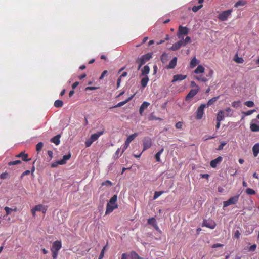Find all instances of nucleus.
<instances>
[{
  "mask_svg": "<svg viewBox=\"0 0 259 259\" xmlns=\"http://www.w3.org/2000/svg\"><path fill=\"white\" fill-rule=\"evenodd\" d=\"M232 12V10L224 11L218 15V18L221 21H226L227 20L229 16L231 15Z\"/></svg>",
  "mask_w": 259,
  "mask_h": 259,
  "instance_id": "nucleus-5",
  "label": "nucleus"
},
{
  "mask_svg": "<svg viewBox=\"0 0 259 259\" xmlns=\"http://www.w3.org/2000/svg\"><path fill=\"white\" fill-rule=\"evenodd\" d=\"M51 251L52 252V257H53L54 259L56 258L57 257L58 252L54 251Z\"/></svg>",
  "mask_w": 259,
  "mask_h": 259,
  "instance_id": "nucleus-58",
  "label": "nucleus"
},
{
  "mask_svg": "<svg viewBox=\"0 0 259 259\" xmlns=\"http://www.w3.org/2000/svg\"><path fill=\"white\" fill-rule=\"evenodd\" d=\"M107 247V245H105L103 248V249H102L101 251V253H100V254L99 255V258L98 259H102L104 256V253H105V251L106 250V248Z\"/></svg>",
  "mask_w": 259,
  "mask_h": 259,
  "instance_id": "nucleus-42",
  "label": "nucleus"
},
{
  "mask_svg": "<svg viewBox=\"0 0 259 259\" xmlns=\"http://www.w3.org/2000/svg\"><path fill=\"white\" fill-rule=\"evenodd\" d=\"M240 104H241V102L239 100L235 101L233 102L231 104L232 106L234 108H236L239 107L240 106Z\"/></svg>",
  "mask_w": 259,
  "mask_h": 259,
  "instance_id": "nucleus-39",
  "label": "nucleus"
},
{
  "mask_svg": "<svg viewBox=\"0 0 259 259\" xmlns=\"http://www.w3.org/2000/svg\"><path fill=\"white\" fill-rule=\"evenodd\" d=\"M149 81V77L148 76H145L143 77L141 81V84L143 88H145L148 83V82Z\"/></svg>",
  "mask_w": 259,
  "mask_h": 259,
  "instance_id": "nucleus-27",
  "label": "nucleus"
},
{
  "mask_svg": "<svg viewBox=\"0 0 259 259\" xmlns=\"http://www.w3.org/2000/svg\"><path fill=\"white\" fill-rule=\"evenodd\" d=\"M163 193H164V191H156V192H155L154 196H153V199H157Z\"/></svg>",
  "mask_w": 259,
  "mask_h": 259,
  "instance_id": "nucleus-40",
  "label": "nucleus"
},
{
  "mask_svg": "<svg viewBox=\"0 0 259 259\" xmlns=\"http://www.w3.org/2000/svg\"><path fill=\"white\" fill-rule=\"evenodd\" d=\"M199 87L196 86V89H191L185 97V100L188 101L194 97L198 92Z\"/></svg>",
  "mask_w": 259,
  "mask_h": 259,
  "instance_id": "nucleus-7",
  "label": "nucleus"
},
{
  "mask_svg": "<svg viewBox=\"0 0 259 259\" xmlns=\"http://www.w3.org/2000/svg\"><path fill=\"white\" fill-rule=\"evenodd\" d=\"M147 222L149 224L151 225L157 231H160V229L157 225L156 219L152 217L149 218L147 220Z\"/></svg>",
  "mask_w": 259,
  "mask_h": 259,
  "instance_id": "nucleus-13",
  "label": "nucleus"
},
{
  "mask_svg": "<svg viewBox=\"0 0 259 259\" xmlns=\"http://www.w3.org/2000/svg\"><path fill=\"white\" fill-rule=\"evenodd\" d=\"M152 55L153 53L152 52L148 53L136 59V63L138 64V70L140 69L143 65L152 58Z\"/></svg>",
  "mask_w": 259,
  "mask_h": 259,
  "instance_id": "nucleus-2",
  "label": "nucleus"
},
{
  "mask_svg": "<svg viewBox=\"0 0 259 259\" xmlns=\"http://www.w3.org/2000/svg\"><path fill=\"white\" fill-rule=\"evenodd\" d=\"M48 209L47 206L42 204H38L34 207V210L36 211H41L44 214L46 213Z\"/></svg>",
  "mask_w": 259,
  "mask_h": 259,
  "instance_id": "nucleus-14",
  "label": "nucleus"
},
{
  "mask_svg": "<svg viewBox=\"0 0 259 259\" xmlns=\"http://www.w3.org/2000/svg\"><path fill=\"white\" fill-rule=\"evenodd\" d=\"M213 73V71L212 69H210L209 71V73L206 75V76L209 78H211L212 76V74Z\"/></svg>",
  "mask_w": 259,
  "mask_h": 259,
  "instance_id": "nucleus-60",
  "label": "nucleus"
},
{
  "mask_svg": "<svg viewBox=\"0 0 259 259\" xmlns=\"http://www.w3.org/2000/svg\"><path fill=\"white\" fill-rule=\"evenodd\" d=\"M195 78L198 81H200L202 82H206L208 80L206 77L204 76L203 75H202L195 76Z\"/></svg>",
  "mask_w": 259,
  "mask_h": 259,
  "instance_id": "nucleus-33",
  "label": "nucleus"
},
{
  "mask_svg": "<svg viewBox=\"0 0 259 259\" xmlns=\"http://www.w3.org/2000/svg\"><path fill=\"white\" fill-rule=\"evenodd\" d=\"M224 118V112L223 110H219L217 113V121H221Z\"/></svg>",
  "mask_w": 259,
  "mask_h": 259,
  "instance_id": "nucleus-21",
  "label": "nucleus"
},
{
  "mask_svg": "<svg viewBox=\"0 0 259 259\" xmlns=\"http://www.w3.org/2000/svg\"><path fill=\"white\" fill-rule=\"evenodd\" d=\"M182 46H183V39H181L180 40L173 44L170 49L172 51H176L179 50Z\"/></svg>",
  "mask_w": 259,
  "mask_h": 259,
  "instance_id": "nucleus-12",
  "label": "nucleus"
},
{
  "mask_svg": "<svg viewBox=\"0 0 259 259\" xmlns=\"http://www.w3.org/2000/svg\"><path fill=\"white\" fill-rule=\"evenodd\" d=\"M30 173V171L29 170H27L25 171L24 172L22 173V174L21 175V178H22L23 177H24L25 175H29Z\"/></svg>",
  "mask_w": 259,
  "mask_h": 259,
  "instance_id": "nucleus-63",
  "label": "nucleus"
},
{
  "mask_svg": "<svg viewBox=\"0 0 259 259\" xmlns=\"http://www.w3.org/2000/svg\"><path fill=\"white\" fill-rule=\"evenodd\" d=\"M189 30L187 27H184L181 25L179 26L178 31L177 32V36L179 39L184 38V35H186L188 34Z\"/></svg>",
  "mask_w": 259,
  "mask_h": 259,
  "instance_id": "nucleus-3",
  "label": "nucleus"
},
{
  "mask_svg": "<svg viewBox=\"0 0 259 259\" xmlns=\"http://www.w3.org/2000/svg\"><path fill=\"white\" fill-rule=\"evenodd\" d=\"M141 71L142 75L146 76L150 72V68L148 65H145L144 66Z\"/></svg>",
  "mask_w": 259,
  "mask_h": 259,
  "instance_id": "nucleus-25",
  "label": "nucleus"
},
{
  "mask_svg": "<svg viewBox=\"0 0 259 259\" xmlns=\"http://www.w3.org/2000/svg\"><path fill=\"white\" fill-rule=\"evenodd\" d=\"M71 157V154L69 153L67 155H64L63 159L60 160V165H63L66 164V161L69 160Z\"/></svg>",
  "mask_w": 259,
  "mask_h": 259,
  "instance_id": "nucleus-23",
  "label": "nucleus"
},
{
  "mask_svg": "<svg viewBox=\"0 0 259 259\" xmlns=\"http://www.w3.org/2000/svg\"><path fill=\"white\" fill-rule=\"evenodd\" d=\"M199 61H198L196 58L194 57L190 62V67L191 68H194L198 64H199Z\"/></svg>",
  "mask_w": 259,
  "mask_h": 259,
  "instance_id": "nucleus-26",
  "label": "nucleus"
},
{
  "mask_svg": "<svg viewBox=\"0 0 259 259\" xmlns=\"http://www.w3.org/2000/svg\"><path fill=\"white\" fill-rule=\"evenodd\" d=\"M47 153L50 158V159H51L53 158V152L51 150H48Z\"/></svg>",
  "mask_w": 259,
  "mask_h": 259,
  "instance_id": "nucleus-64",
  "label": "nucleus"
},
{
  "mask_svg": "<svg viewBox=\"0 0 259 259\" xmlns=\"http://www.w3.org/2000/svg\"><path fill=\"white\" fill-rule=\"evenodd\" d=\"M107 73V70H104V71L102 72V73L101 75L100 76V79H103V78H104V77L105 76V75Z\"/></svg>",
  "mask_w": 259,
  "mask_h": 259,
  "instance_id": "nucleus-62",
  "label": "nucleus"
},
{
  "mask_svg": "<svg viewBox=\"0 0 259 259\" xmlns=\"http://www.w3.org/2000/svg\"><path fill=\"white\" fill-rule=\"evenodd\" d=\"M93 142L90 139L87 140L85 142V146L87 147H90Z\"/></svg>",
  "mask_w": 259,
  "mask_h": 259,
  "instance_id": "nucleus-52",
  "label": "nucleus"
},
{
  "mask_svg": "<svg viewBox=\"0 0 259 259\" xmlns=\"http://www.w3.org/2000/svg\"><path fill=\"white\" fill-rule=\"evenodd\" d=\"M187 77L186 75H182V74H177L173 76V80H172V82L177 81H181L185 79Z\"/></svg>",
  "mask_w": 259,
  "mask_h": 259,
  "instance_id": "nucleus-17",
  "label": "nucleus"
},
{
  "mask_svg": "<svg viewBox=\"0 0 259 259\" xmlns=\"http://www.w3.org/2000/svg\"><path fill=\"white\" fill-rule=\"evenodd\" d=\"M135 96V94H133L131 97H130L128 99H127L126 100L124 101H121L119 102L116 106H115L114 107H119L123 106L124 104L127 103L128 102H129L130 100H131L134 96Z\"/></svg>",
  "mask_w": 259,
  "mask_h": 259,
  "instance_id": "nucleus-20",
  "label": "nucleus"
},
{
  "mask_svg": "<svg viewBox=\"0 0 259 259\" xmlns=\"http://www.w3.org/2000/svg\"><path fill=\"white\" fill-rule=\"evenodd\" d=\"M21 163V161L20 160H15V161H12L9 162L8 163V165L12 166V165H16L18 164H20Z\"/></svg>",
  "mask_w": 259,
  "mask_h": 259,
  "instance_id": "nucleus-44",
  "label": "nucleus"
},
{
  "mask_svg": "<svg viewBox=\"0 0 259 259\" xmlns=\"http://www.w3.org/2000/svg\"><path fill=\"white\" fill-rule=\"evenodd\" d=\"M130 143H127L126 141L125 142L124 145L122 148V153L124 152V151L129 146Z\"/></svg>",
  "mask_w": 259,
  "mask_h": 259,
  "instance_id": "nucleus-55",
  "label": "nucleus"
},
{
  "mask_svg": "<svg viewBox=\"0 0 259 259\" xmlns=\"http://www.w3.org/2000/svg\"><path fill=\"white\" fill-rule=\"evenodd\" d=\"M206 107V104H202L198 108L196 111V119H202L203 115L204 114V109Z\"/></svg>",
  "mask_w": 259,
  "mask_h": 259,
  "instance_id": "nucleus-6",
  "label": "nucleus"
},
{
  "mask_svg": "<svg viewBox=\"0 0 259 259\" xmlns=\"http://www.w3.org/2000/svg\"><path fill=\"white\" fill-rule=\"evenodd\" d=\"M255 111V110H254V109L250 110L247 111V112H244L243 113L245 114V115L248 116V115L252 114Z\"/></svg>",
  "mask_w": 259,
  "mask_h": 259,
  "instance_id": "nucleus-53",
  "label": "nucleus"
},
{
  "mask_svg": "<svg viewBox=\"0 0 259 259\" xmlns=\"http://www.w3.org/2000/svg\"><path fill=\"white\" fill-rule=\"evenodd\" d=\"M28 155L27 154H25L24 152H21L20 153L16 155L15 156L17 158H21L23 161H29L30 160V159H28Z\"/></svg>",
  "mask_w": 259,
  "mask_h": 259,
  "instance_id": "nucleus-16",
  "label": "nucleus"
},
{
  "mask_svg": "<svg viewBox=\"0 0 259 259\" xmlns=\"http://www.w3.org/2000/svg\"><path fill=\"white\" fill-rule=\"evenodd\" d=\"M102 185L106 186H111L112 185V183L109 180H106L102 182Z\"/></svg>",
  "mask_w": 259,
  "mask_h": 259,
  "instance_id": "nucleus-46",
  "label": "nucleus"
},
{
  "mask_svg": "<svg viewBox=\"0 0 259 259\" xmlns=\"http://www.w3.org/2000/svg\"><path fill=\"white\" fill-rule=\"evenodd\" d=\"M191 42V38L189 36H187L185 39H183V46H185L187 43Z\"/></svg>",
  "mask_w": 259,
  "mask_h": 259,
  "instance_id": "nucleus-48",
  "label": "nucleus"
},
{
  "mask_svg": "<svg viewBox=\"0 0 259 259\" xmlns=\"http://www.w3.org/2000/svg\"><path fill=\"white\" fill-rule=\"evenodd\" d=\"M252 151L254 156L256 157L259 153V143H256L253 146Z\"/></svg>",
  "mask_w": 259,
  "mask_h": 259,
  "instance_id": "nucleus-22",
  "label": "nucleus"
},
{
  "mask_svg": "<svg viewBox=\"0 0 259 259\" xmlns=\"http://www.w3.org/2000/svg\"><path fill=\"white\" fill-rule=\"evenodd\" d=\"M97 87H87L85 88V91H89V90H96L97 89Z\"/></svg>",
  "mask_w": 259,
  "mask_h": 259,
  "instance_id": "nucleus-57",
  "label": "nucleus"
},
{
  "mask_svg": "<svg viewBox=\"0 0 259 259\" xmlns=\"http://www.w3.org/2000/svg\"><path fill=\"white\" fill-rule=\"evenodd\" d=\"M44 144L42 142H39L37 144L36 146V150L37 152V153H39L40 151L41 150L42 147H43Z\"/></svg>",
  "mask_w": 259,
  "mask_h": 259,
  "instance_id": "nucleus-38",
  "label": "nucleus"
},
{
  "mask_svg": "<svg viewBox=\"0 0 259 259\" xmlns=\"http://www.w3.org/2000/svg\"><path fill=\"white\" fill-rule=\"evenodd\" d=\"M175 126L177 129H182L183 126V122L179 121L176 123Z\"/></svg>",
  "mask_w": 259,
  "mask_h": 259,
  "instance_id": "nucleus-51",
  "label": "nucleus"
},
{
  "mask_svg": "<svg viewBox=\"0 0 259 259\" xmlns=\"http://www.w3.org/2000/svg\"><path fill=\"white\" fill-rule=\"evenodd\" d=\"M4 210L6 212V215H9L11 213V211H12V208H10L9 207L6 206L4 208Z\"/></svg>",
  "mask_w": 259,
  "mask_h": 259,
  "instance_id": "nucleus-49",
  "label": "nucleus"
},
{
  "mask_svg": "<svg viewBox=\"0 0 259 259\" xmlns=\"http://www.w3.org/2000/svg\"><path fill=\"white\" fill-rule=\"evenodd\" d=\"M246 193L248 195L255 194V191L251 188H247L246 190Z\"/></svg>",
  "mask_w": 259,
  "mask_h": 259,
  "instance_id": "nucleus-43",
  "label": "nucleus"
},
{
  "mask_svg": "<svg viewBox=\"0 0 259 259\" xmlns=\"http://www.w3.org/2000/svg\"><path fill=\"white\" fill-rule=\"evenodd\" d=\"M223 246V244H220V243H217V244H213L212 246V247L213 248H217V247H222Z\"/></svg>",
  "mask_w": 259,
  "mask_h": 259,
  "instance_id": "nucleus-59",
  "label": "nucleus"
},
{
  "mask_svg": "<svg viewBox=\"0 0 259 259\" xmlns=\"http://www.w3.org/2000/svg\"><path fill=\"white\" fill-rule=\"evenodd\" d=\"M138 136V134L137 133H135L129 136L126 139V141L127 143H130L134 140V139Z\"/></svg>",
  "mask_w": 259,
  "mask_h": 259,
  "instance_id": "nucleus-30",
  "label": "nucleus"
},
{
  "mask_svg": "<svg viewBox=\"0 0 259 259\" xmlns=\"http://www.w3.org/2000/svg\"><path fill=\"white\" fill-rule=\"evenodd\" d=\"M244 104L248 107H252L254 106V102L252 101H247L244 103Z\"/></svg>",
  "mask_w": 259,
  "mask_h": 259,
  "instance_id": "nucleus-47",
  "label": "nucleus"
},
{
  "mask_svg": "<svg viewBox=\"0 0 259 259\" xmlns=\"http://www.w3.org/2000/svg\"><path fill=\"white\" fill-rule=\"evenodd\" d=\"M131 256L133 258L136 259H142V258L139 256V255L135 251H132L131 252Z\"/></svg>",
  "mask_w": 259,
  "mask_h": 259,
  "instance_id": "nucleus-45",
  "label": "nucleus"
},
{
  "mask_svg": "<svg viewBox=\"0 0 259 259\" xmlns=\"http://www.w3.org/2000/svg\"><path fill=\"white\" fill-rule=\"evenodd\" d=\"M225 111L227 113L226 115V116L231 117L233 115V112L232 110L230 107L227 108L225 109Z\"/></svg>",
  "mask_w": 259,
  "mask_h": 259,
  "instance_id": "nucleus-37",
  "label": "nucleus"
},
{
  "mask_svg": "<svg viewBox=\"0 0 259 259\" xmlns=\"http://www.w3.org/2000/svg\"><path fill=\"white\" fill-rule=\"evenodd\" d=\"M204 67L201 65H199L194 70V73L196 74L203 73L204 72Z\"/></svg>",
  "mask_w": 259,
  "mask_h": 259,
  "instance_id": "nucleus-24",
  "label": "nucleus"
},
{
  "mask_svg": "<svg viewBox=\"0 0 259 259\" xmlns=\"http://www.w3.org/2000/svg\"><path fill=\"white\" fill-rule=\"evenodd\" d=\"M240 233L239 230H237L234 235V237L238 239L240 237Z\"/></svg>",
  "mask_w": 259,
  "mask_h": 259,
  "instance_id": "nucleus-56",
  "label": "nucleus"
},
{
  "mask_svg": "<svg viewBox=\"0 0 259 259\" xmlns=\"http://www.w3.org/2000/svg\"><path fill=\"white\" fill-rule=\"evenodd\" d=\"M117 196L116 195H113L107 203L105 214H108L111 213L115 209L118 207L117 203Z\"/></svg>",
  "mask_w": 259,
  "mask_h": 259,
  "instance_id": "nucleus-1",
  "label": "nucleus"
},
{
  "mask_svg": "<svg viewBox=\"0 0 259 259\" xmlns=\"http://www.w3.org/2000/svg\"><path fill=\"white\" fill-rule=\"evenodd\" d=\"M216 137V136L215 135H213V136H209L208 137H204L203 138L204 139V141H206V140H207L208 139H214Z\"/></svg>",
  "mask_w": 259,
  "mask_h": 259,
  "instance_id": "nucleus-61",
  "label": "nucleus"
},
{
  "mask_svg": "<svg viewBox=\"0 0 259 259\" xmlns=\"http://www.w3.org/2000/svg\"><path fill=\"white\" fill-rule=\"evenodd\" d=\"M202 226L213 229L215 227L216 224L212 220H204Z\"/></svg>",
  "mask_w": 259,
  "mask_h": 259,
  "instance_id": "nucleus-8",
  "label": "nucleus"
},
{
  "mask_svg": "<svg viewBox=\"0 0 259 259\" xmlns=\"http://www.w3.org/2000/svg\"><path fill=\"white\" fill-rule=\"evenodd\" d=\"M164 151V149L162 148L160 150H159L155 155V158L156 159V161L160 162V155Z\"/></svg>",
  "mask_w": 259,
  "mask_h": 259,
  "instance_id": "nucleus-32",
  "label": "nucleus"
},
{
  "mask_svg": "<svg viewBox=\"0 0 259 259\" xmlns=\"http://www.w3.org/2000/svg\"><path fill=\"white\" fill-rule=\"evenodd\" d=\"M203 7V5L202 4H201L199 6H194L192 7V10L194 12H197L199 9H200L201 8H202Z\"/></svg>",
  "mask_w": 259,
  "mask_h": 259,
  "instance_id": "nucleus-41",
  "label": "nucleus"
},
{
  "mask_svg": "<svg viewBox=\"0 0 259 259\" xmlns=\"http://www.w3.org/2000/svg\"><path fill=\"white\" fill-rule=\"evenodd\" d=\"M152 145V140L149 137H146L143 140V150L148 149L151 147Z\"/></svg>",
  "mask_w": 259,
  "mask_h": 259,
  "instance_id": "nucleus-9",
  "label": "nucleus"
},
{
  "mask_svg": "<svg viewBox=\"0 0 259 259\" xmlns=\"http://www.w3.org/2000/svg\"><path fill=\"white\" fill-rule=\"evenodd\" d=\"M219 98V96H217L213 97L212 98L210 99L207 102V104H206V107H208L209 106L212 105Z\"/></svg>",
  "mask_w": 259,
  "mask_h": 259,
  "instance_id": "nucleus-29",
  "label": "nucleus"
},
{
  "mask_svg": "<svg viewBox=\"0 0 259 259\" xmlns=\"http://www.w3.org/2000/svg\"><path fill=\"white\" fill-rule=\"evenodd\" d=\"M104 130L103 129V130H102L101 131H99V132H97L96 133H94V134H92L91 136V137L90 139L93 142H94L96 140H97L100 136L103 135L104 134Z\"/></svg>",
  "mask_w": 259,
  "mask_h": 259,
  "instance_id": "nucleus-15",
  "label": "nucleus"
},
{
  "mask_svg": "<svg viewBox=\"0 0 259 259\" xmlns=\"http://www.w3.org/2000/svg\"><path fill=\"white\" fill-rule=\"evenodd\" d=\"M58 165H60V160L55 161L51 164V167H56Z\"/></svg>",
  "mask_w": 259,
  "mask_h": 259,
  "instance_id": "nucleus-54",
  "label": "nucleus"
},
{
  "mask_svg": "<svg viewBox=\"0 0 259 259\" xmlns=\"http://www.w3.org/2000/svg\"><path fill=\"white\" fill-rule=\"evenodd\" d=\"M250 129L253 132H258L259 125L255 123L251 124L250 125Z\"/></svg>",
  "mask_w": 259,
  "mask_h": 259,
  "instance_id": "nucleus-34",
  "label": "nucleus"
},
{
  "mask_svg": "<svg viewBox=\"0 0 259 259\" xmlns=\"http://www.w3.org/2000/svg\"><path fill=\"white\" fill-rule=\"evenodd\" d=\"M177 58L175 57L169 63L168 65H167V68H168V69L174 68L177 65Z\"/></svg>",
  "mask_w": 259,
  "mask_h": 259,
  "instance_id": "nucleus-18",
  "label": "nucleus"
},
{
  "mask_svg": "<svg viewBox=\"0 0 259 259\" xmlns=\"http://www.w3.org/2000/svg\"><path fill=\"white\" fill-rule=\"evenodd\" d=\"M246 4V1H244L242 0H239L236 3V4L234 5V7L237 8L239 6H244Z\"/></svg>",
  "mask_w": 259,
  "mask_h": 259,
  "instance_id": "nucleus-36",
  "label": "nucleus"
},
{
  "mask_svg": "<svg viewBox=\"0 0 259 259\" xmlns=\"http://www.w3.org/2000/svg\"><path fill=\"white\" fill-rule=\"evenodd\" d=\"M54 105L56 108H61L63 105V102L60 100H57L55 101Z\"/></svg>",
  "mask_w": 259,
  "mask_h": 259,
  "instance_id": "nucleus-31",
  "label": "nucleus"
},
{
  "mask_svg": "<svg viewBox=\"0 0 259 259\" xmlns=\"http://www.w3.org/2000/svg\"><path fill=\"white\" fill-rule=\"evenodd\" d=\"M168 55L166 53H163L161 56V61L162 63H165L167 61Z\"/></svg>",
  "mask_w": 259,
  "mask_h": 259,
  "instance_id": "nucleus-35",
  "label": "nucleus"
},
{
  "mask_svg": "<svg viewBox=\"0 0 259 259\" xmlns=\"http://www.w3.org/2000/svg\"><path fill=\"white\" fill-rule=\"evenodd\" d=\"M234 60L238 63H243L244 62L243 59L241 57H237Z\"/></svg>",
  "mask_w": 259,
  "mask_h": 259,
  "instance_id": "nucleus-50",
  "label": "nucleus"
},
{
  "mask_svg": "<svg viewBox=\"0 0 259 259\" xmlns=\"http://www.w3.org/2000/svg\"><path fill=\"white\" fill-rule=\"evenodd\" d=\"M239 195L230 197L227 201L223 202V207H226L232 204H235L238 201Z\"/></svg>",
  "mask_w": 259,
  "mask_h": 259,
  "instance_id": "nucleus-4",
  "label": "nucleus"
},
{
  "mask_svg": "<svg viewBox=\"0 0 259 259\" xmlns=\"http://www.w3.org/2000/svg\"><path fill=\"white\" fill-rule=\"evenodd\" d=\"M223 160V158L221 156H219L217 158L211 160L210 163V165L211 167L215 168L217 165L221 162Z\"/></svg>",
  "mask_w": 259,
  "mask_h": 259,
  "instance_id": "nucleus-11",
  "label": "nucleus"
},
{
  "mask_svg": "<svg viewBox=\"0 0 259 259\" xmlns=\"http://www.w3.org/2000/svg\"><path fill=\"white\" fill-rule=\"evenodd\" d=\"M149 105H150L149 103L146 102V101L144 102L142 104V105H141V106L140 107V109H139V113L141 115H142L144 110L145 109H146L149 106Z\"/></svg>",
  "mask_w": 259,
  "mask_h": 259,
  "instance_id": "nucleus-19",
  "label": "nucleus"
},
{
  "mask_svg": "<svg viewBox=\"0 0 259 259\" xmlns=\"http://www.w3.org/2000/svg\"><path fill=\"white\" fill-rule=\"evenodd\" d=\"M61 242L60 241H56L53 243L51 250L58 252L59 250L61 248Z\"/></svg>",
  "mask_w": 259,
  "mask_h": 259,
  "instance_id": "nucleus-10",
  "label": "nucleus"
},
{
  "mask_svg": "<svg viewBox=\"0 0 259 259\" xmlns=\"http://www.w3.org/2000/svg\"><path fill=\"white\" fill-rule=\"evenodd\" d=\"M60 136L59 135H56L51 139V141L57 145L60 143Z\"/></svg>",
  "mask_w": 259,
  "mask_h": 259,
  "instance_id": "nucleus-28",
  "label": "nucleus"
}]
</instances>
